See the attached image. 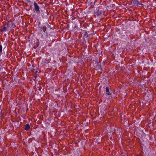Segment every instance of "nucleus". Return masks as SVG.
Wrapping results in <instances>:
<instances>
[{
  "label": "nucleus",
  "mask_w": 156,
  "mask_h": 156,
  "mask_svg": "<svg viewBox=\"0 0 156 156\" xmlns=\"http://www.w3.org/2000/svg\"><path fill=\"white\" fill-rule=\"evenodd\" d=\"M34 8L35 12L38 14L40 13V7L36 2L34 3Z\"/></svg>",
  "instance_id": "f257e3e1"
},
{
  "label": "nucleus",
  "mask_w": 156,
  "mask_h": 156,
  "mask_svg": "<svg viewBox=\"0 0 156 156\" xmlns=\"http://www.w3.org/2000/svg\"><path fill=\"white\" fill-rule=\"evenodd\" d=\"M9 29V27L8 24H6L4 25L2 27V29H1V31H5L8 30Z\"/></svg>",
  "instance_id": "f03ea898"
},
{
  "label": "nucleus",
  "mask_w": 156,
  "mask_h": 156,
  "mask_svg": "<svg viewBox=\"0 0 156 156\" xmlns=\"http://www.w3.org/2000/svg\"><path fill=\"white\" fill-rule=\"evenodd\" d=\"M30 128V125L29 124H27L26 125L25 129L26 130H27L29 129Z\"/></svg>",
  "instance_id": "7ed1b4c3"
},
{
  "label": "nucleus",
  "mask_w": 156,
  "mask_h": 156,
  "mask_svg": "<svg viewBox=\"0 0 156 156\" xmlns=\"http://www.w3.org/2000/svg\"><path fill=\"white\" fill-rule=\"evenodd\" d=\"M2 45H0V53L1 54L2 51Z\"/></svg>",
  "instance_id": "20e7f679"
},
{
  "label": "nucleus",
  "mask_w": 156,
  "mask_h": 156,
  "mask_svg": "<svg viewBox=\"0 0 156 156\" xmlns=\"http://www.w3.org/2000/svg\"><path fill=\"white\" fill-rule=\"evenodd\" d=\"M106 92H109V87H106Z\"/></svg>",
  "instance_id": "39448f33"
},
{
  "label": "nucleus",
  "mask_w": 156,
  "mask_h": 156,
  "mask_svg": "<svg viewBox=\"0 0 156 156\" xmlns=\"http://www.w3.org/2000/svg\"><path fill=\"white\" fill-rule=\"evenodd\" d=\"M106 94H107L110 95L111 94V93L110 92H106Z\"/></svg>",
  "instance_id": "423d86ee"
},
{
  "label": "nucleus",
  "mask_w": 156,
  "mask_h": 156,
  "mask_svg": "<svg viewBox=\"0 0 156 156\" xmlns=\"http://www.w3.org/2000/svg\"><path fill=\"white\" fill-rule=\"evenodd\" d=\"M136 156H141V155L138 154L136 155Z\"/></svg>",
  "instance_id": "0eeeda50"
}]
</instances>
